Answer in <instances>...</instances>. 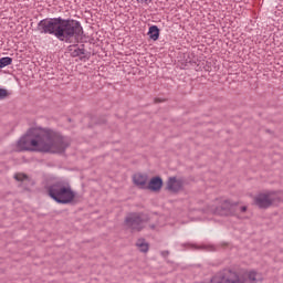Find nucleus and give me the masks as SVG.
I'll return each instance as SVG.
<instances>
[{"label": "nucleus", "mask_w": 283, "mask_h": 283, "mask_svg": "<svg viewBox=\"0 0 283 283\" xmlns=\"http://www.w3.org/2000/svg\"><path fill=\"white\" fill-rule=\"evenodd\" d=\"M48 196L57 205H72L76 198V192L73 191L72 185L69 181L60 180L51 184L48 188Z\"/></svg>", "instance_id": "20e7f679"}, {"label": "nucleus", "mask_w": 283, "mask_h": 283, "mask_svg": "<svg viewBox=\"0 0 283 283\" xmlns=\"http://www.w3.org/2000/svg\"><path fill=\"white\" fill-rule=\"evenodd\" d=\"M160 255H161L163 258H169V251H168V250L161 251V252H160Z\"/></svg>", "instance_id": "f3484780"}, {"label": "nucleus", "mask_w": 283, "mask_h": 283, "mask_svg": "<svg viewBox=\"0 0 283 283\" xmlns=\"http://www.w3.org/2000/svg\"><path fill=\"white\" fill-rule=\"evenodd\" d=\"M71 56H80L81 61L85 59V46L78 48L77 45L70 46Z\"/></svg>", "instance_id": "9b49d317"}, {"label": "nucleus", "mask_w": 283, "mask_h": 283, "mask_svg": "<svg viewBox=\"0 0 283 283\" xmlns=\"http://www.w3.org/2000/svg\"><path fill=\"white\" fill-rule=\"evenodd\" d=\"M136 247L142 253H147L149 251V243L145 239H138Z\"/></svg>", "instance_id": "ddd939ff"}, {"label": "nucleus", "mask_w": 283, "mask_h": 283, "mask_svg": "<svg viewBox=\"0 0 283 283\" xmlns=\"http://www.w3.org/2000/svg\"><path fill=\"white\" fill-rule=\"evenodd\" d=\"M247 206H242L241 208H240V211H241V213H244V212H247Z\"/></svg>", "instance_id": "6ab92c4d"}, {"label": "nucleus", "mask_w": 283, "mask_h": 283, "mask_svg": "<svg viewBox=\"0 0 283 283\" xmlns=\"http://www.w3.org/2000/svg\"><path fill=\"white\" fill-rule=\"evenodd\" d=\"M70 147V139L43 127L30 128L18 143V151H41L42 154H63Z\"/></svg>", "instance_id": "f257e3e1"}, {"label": "nucleus", "mask_w": 283, "mask_h": 283, "mask_svg": "<svg viewBox=\"0 0 283 283\" xmlns=\"http://www.w3.org/2000/svg\"><path fill=\"white\" fill-rule=\"evenodd\" d=\"M182 187H185V181L176 177H169L166 184V189L168 191H171L172 193H178V191H182Z\"/></svg>", "instance_id": "6e6552de"}, {"label": "nucleus", "mask_w": 283, "mask_h": 283, "mask_svg": "<svg viewBox=\"0 0 283 283\" xmlns=\"http://www.w3.org/2000/svg\"><path fill=\"white\" fill-rule=\"evenodd\" d=\"M14 178L18 180V182H23V180H28V175L25 174H17Z\"/></svg>", "instance_id": "2eb2a0df"}, {"label": "nucleus", "mask_w": 283, "mask_h": 283, "mask_svg": "<svg viewBox=\"0 0 283 283\" xmlns=\"http://www.w3.org/2000/svg\"><path fill=\"white\" fill-rule=\"evenodd\" d=\"M148 36L151 41H158L160 39V29L157 25H151L148 30Z\"/></svg>", "instance_id": "f8f14e48"}, {"label": "nucleus", "mask_w": 283, "mask_h": 283, "mask_svg": "<svg viewBox=\"0 0 283 283\" xmlns=\"http://www.w3.org/2000/svg\"><path fill=\"white\" fill-rule=\"evenodd\" d=\"M145 222H149L147 214L133 212L125 218L124 226L130 233H138L145 229Z\"/></svg>", "instance_id": "39448f33"}, {"label": "nucleus", "mask_w": 283, "mask_h": 283, "mask_svg": "<svg viewBox=\"0 0 283 283\" xmlns=\"http://www.w3.org/2000/svg\"><path fill=\"white\" fill-rule=\"evenodd\" d=\"M8 96V90L0 88V101H3Z\"/></svg>", "instance_id": "dca6fc26"}, {"label": "nucleus", "mask_w": 283, "mask_h": 283, "mask_svg": "<svg viewBox=\"0 0 283 283\" xmlns=\"http://www.w3.org/2000/svg\"><path fill=\"white\" fill-rule=\"evenodd\" d=\"M235 207H238V202L226 199L213 210V213L223 217L235 216Z\"/></svg>", "instance_id": "0eeeda50"}, {"label": "nucleus", "mask_w": 283, "mask_h": 283, "mask_svg": "<svg viewBox=\"0 0 283 283\" xmlns=\"http://www.w3.org/2000/svg\"><path fill=\"white\" fill-rule=\"evenodd\" d=\"M150 229H156V226H150Z\"/></svg>", "instance_id": "412c9836"}, {"label": "nucleus", "mask_w": 283, "mask_h": 283, "mask_svg": "<svg viewBox=\"0 0 283 283\" xmlns=\"http://www.w3.org/2000/svg\"><path fill=\"white\" fill-rule=\"evenodd\" d=\"M147 180H149L147 175L135 174L133 176V182L138 189H147Z\"/></svg>", "instance_id": "1a4fd4ad"}, {"label": "nucleus", "mask_w": 283, "mask_h": 283, "mask_svg": "<svg viewBox=\"0 0 283 283\" xmlns=\"http://www.w3.org/2000/svg\"><path fill=\"white\" fill-rule=\"evenodd\" d=\"M8 65H12V57H1L0 59V67L3 69V67H8Z\"/></svg>", "instance_id": "4468645a"}, {"label": "nucleus", "mask_w": 283, "mask_h": 283, "mask_svg": "<svg viewBox=\"0 0 283 283\" xmlns=\"http://www.w3.org/2000/svg\"><path fill=\"white\" fill-rule=\"evenodd\" d=\"M138 3H145V6H149L151 3V0H137Z\"/></svg>", "instance_id": "a211bd4d"}, {"label": "nucleus", "mask_w": 283, "mask_h": 283, "mask_svg": "<svg viewBox=\"0 0 283 283\" xmlns=\"http://www.w3.org/2000/svg\"><path fill=\"white\" fill-rule=\"evenodd\" d=\"M146 189L149 191L158 192L160 189H163V178L160 177H153L148 185L146 186Z\"/></svg>", "instance_id": "9d476101"}, {"label": "nucleus", "mask_w": 283, "mask_h": 283, "mask_svg": "<svg viewBox=\"0 0 283 283\" xmlns=\"http://www.w3.org/2000/svg\"><path fill=\"white\" fill-rule=\"evenodd\" d=\"M273 202H275V192L273 191L259 192L254 197V205L259 209H269L273 207Z\"/></svg>", "instance_id": "423d86ee"}, {"label": "nucleus", "mask_w": 283, "mask_h": 283, "mask_svg": "<svg viewBox=\"0 0 283 283\" xmlns=\"http://www.w3.org/2000/svg\"><path fill=\"white\" fill-rule=\"evenodd\" d=\"M256 283L262 282L264 277L261 273L255 271L245 272L244 274H238V272L231 270H223L214 274L210 283Z\"/></svg>", "instance_id": "7ed1b4c3"}, {"label": "nucleus", "mask_w": 283, "mask_h": 283, "mask_svg": "<svg viewBox=\"0 0 283 283\" xmlns=\"http://www.w3.org/2000/svg\"><path fill=\"white\" fill-rule=\"evenodd\" d=\"M40 34H53L60 41H78L83 36V27L81 22L74 19L45 18L36 27Z\"/></svg>", "instance_id": "f03ea898"}, {"label": "nucleus", "mask_w": 283, "mask_h": 283, "mask_svg": "<svg viewBox=\"0 0 283 283\" xmlns=\"http://www.w3.org/2000/svg\"><path fill=\"white\" fill-rule=\"evenodd\" d=\"M155 103H160V99L156 98V99H155Z\"/></svg>", "instance_id": "aec40b11"}]
</instances>
